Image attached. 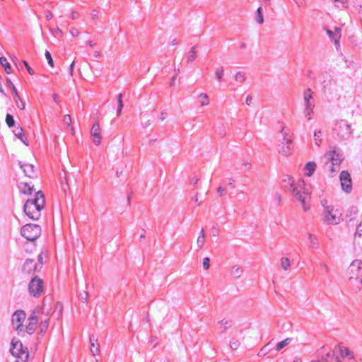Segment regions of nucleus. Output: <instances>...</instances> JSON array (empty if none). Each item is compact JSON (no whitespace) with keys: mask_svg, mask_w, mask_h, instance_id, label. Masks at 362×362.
<instances>
[{"mask_svg":"<svg viewBox=\"0 0 362 362\" xmlns=\"http://www.w3.org/2000/svg\"><path fill=\"white\" fill-rule=\"evenodd\" d=\"M286 181L288 182L289 189L291 190L293 196L299 202H300L304 211L308 210L310 206L307 204V199H310V197L307 193H305V192L301 193L300 190L298 189V187L300 189L304 188V180H300L298 183V186L294 185L292 177L287 176L286 179L284 180V182Z\"/></svg>","mask_w":362,"mask_h":362,"instance_id":"obj_1","label":"nucleus"},{"mask_svg":"<svg viewBox=\"0 0 362 362\" xmlns=\"http://www.w3.org/2000/svg\"><path fill=\"white\" fill-rule=\"evenodd\" d=\"M348 273L350 283L360 291L362 285V262L354 260L348 268Z\"/></svg>","mask_w":362,"mask_h":362,"instance_id":"obj_2","label":"nucleus"},{"mask_svg":"<svg viewBox=\"0 0 362 362\" xmlns=\"http://www.w3.org/2000/svg\"><path fill=\"white\" fill-rule=\"evenodd\" d=\"M334 136L340 141L348 140L352 134L351 124L345 119L337 121L332 129Z\"/></svg>","mask_w":362,"mask_h":362,"instance_id":"obj_3","label":"nucleus"},{"mask_svg":"<svg viewBox=\"0 0 362 362\" xmlns=\"http://www.w3.org/2000/svg\"><path fill=\"white\" fill-rule=\"evenodd\" d=\"M41 227L37 224L27 223L21 229V235L27 240L34 243L41 235Z\"/></svg>","mask_w":362,"mask_h":362,"instance_id":"obj_4","label":"nucleus"},{"mask_svg":"<svg viewBox=\"0 0 362 362\" xmlns=\"http://www.w3.org/2000/svg\"><path fill=\"white\" fill-rule=\"evenodd\" d=\"M10 352L16 358H21L23 362H27L29 353L27 347L23 346L21 340L13 338L11 343Z\"/></svg>","mask_w":362,"mask_h":362,"instance_id":"obj_5","label":"nucleus"},{"mask_svg":"<svg viewBox=\"0 0 362 362\" xmlns=\"http://www.w3.org/2000/svg\"><path fill=\"white\" fill-rule=\"evenodd\" d=\"M52 303V298L51 296H46L43 299L42 311L47 315L49 314L57 315V317L59 318L62 315L63 305L62 303L57 302L54 303V310L51 311L50 305Z\"/></svg>","mask_w":362,"mask_h":362,"instance_id":"obj_6","label":"nucleus"},{"mask_svg":"<svg viewBox=\"0 0 362 362\" xmlns=\"http://www.w3.org/2000/svg\"><path fill=\"white\" fill-rule=\"evenodd\" d=\"M44 281L38 276H35L28 284L29 293L35 298H38L43 291Z\"/></svg>","mask_w":362,"mask_h":362,"instance_id":"obj_7","label":"nucleus"},{"mask_svg":"<svg viewBox=\"0 0 362 362\" xmlns=\"http://www.w3.org/2000/svg\"><path fill=\"white\" fill-rule=\"evenodd\" d=\"M313 92L310 88L305 90L303 93V99L305 103V110L304 113L308 120H310V114L313 112L315 104L313 103Z\"/></svg>","mask_w":362,"mask_h":362,"instance_id":"obj_8","label":"nucleus"},{"mask_svg":"<svg viewBox=\"0 0 362 362\" xmlns=\"http://www.w3.org/2000/svg\"><path fill=\"white\" fill-rule=\"evenodd\" d=\"M325 157L327 159L326 164H327L328 162H334L335 165H340L344 160L341 151L337 148L327 152Z\"/></svg>","mask_w":362,"mask_h":362,"instance_id":"obj_9","label":"nucleus"},{"mask_svg":"<svg viewBox=\"0 0 362 362\" xmlns=\"http://www.w3.org/2000/svg\"><path fill=\"white\" fill-rule=\"evenodd\" d=\"M44 206H45V202L42 201L40 204H37V206L30 205V209H27V210L23 209V212L30 219L37 221L40 218V217L41 216L40 212L44 209Z\"/></svg>","mask_w":362,"mask_h":362,"instance_id":"obj_10","label":"nucleus"},{"mask_svg":"<svg viewBox=\"0 0 362 362\" xmlns=\"http://www.w3.org/2000/svg\"><path fill=\"white\" fill-rule=\"evenodd\" d=\"M339 179L342 189L345 192L349 193L352 189V181L350 173L346 170L341 171Z\"/></svg>","mask_w":362,"mask_h":362,"instance_id":"obj_11","label":"nucleus"},{"mask_svg":"<svg viewBox=\"0 0 362 362\" xmlns=\"http://www.w3.org/2000/svg\"><path fill=\"white\" fill-rule=\"evenodd\" d=\"M38 271L37 264L34 259H26L22 265L21 272L23 274H33Z\"/></svg>","mask_w":362,"mask_h":362,"instance_id":"obj_12","label":"nucleus"},{"mask_svg":"<svg viewBox=\"0 0 362 362\" xmlns=\"http://www.w3.org/2000/svg\"><path fill=\"white\" fill-rule=\"evenodd\" d=\"M333 206H327L324 211V221L327 224H337L340 222V218L333 214Z\"/></svg>","mask_w":362,"mask_h":362,"instance_id":"obj_13","label":"nucleus"},{"mask_svg":"<svg viewBox=\"0 0 362 362\" xmlns=\"http://www.w3.org/2000/svg\"><path fill=\"white\" fill-rule=\"evenodd\" d=\"M25 313L22 310H16L12 315V323L15 326L16 330H21V327L23 326V322L25 318Z\"/></svg>","mask_w":362,"mask_h":362,"instance_id":"obj_14","label":"nucleus"},{"mask_svg":"<svg viewBox=\"0 0 362 362\" xmlns=\"http://www.w3.org/2000/svg\"><path fill=\"white\" fill-rule=\"evenodd\" d=\"M319 362H341L339 358L335 354L334 351L329 350L326 354L319 352L317 354Z\"/></svg>","mask_w":362,"mask_h":362,"instance_id":"obj_15","label":"nucleus"},{"mask_svg":"<svg viewBox=\"0 0 362 362\" xmlns=\"http://www.w3.org/2000/svg\"><path fill=\"white\" fill-rule=\"evenodd\" d=\"M18 165L25 176L30 178L37 177V175L35 170L34 165L30 163H23L22 161H18Z\"/></svg>","mask_w":362,"mask_h":362,"instance_id":"obj_16","label":"nucleus"},{"mask_svg":"<svg viewBox=\"0 0 362 362\" xmlns=\"http://www.w3.org/2000/svg\"><path fill=\"white\" fill-rule=\"evenodd\" d=\"M90 134L93 137V141L95 145L101 143L100 128L98 123H94L92 126Z\"/></svg>","mask_w":362,"mask_h":362,"instance_id":"obj_17","label":"nucleus"},{"mask_svg":"<svg viewBox=\"0 0 362 362\" xmlns=\"http://www.w3.org/2000/svg\"><path fill=\"white\" fill-rule=\"evenodd\" d=\"M21 193L31 195L34 192V186L26 182H21L18 185Z\"/></svg>","mask_w":362,"mask_h":362,"instance_id":"obj_18","label":"nucleus"},{"mask_svg":"<svg viewBox=\"0 0 362 362\" xmlns=\"http://www.w3.org/2000/svg\"><path fill=\"white\" fill-rule=\"evenodd\" d=\"M354 244L359 248L362 247V221L357 226L356 231L354 234Z\"/></svg>","mask_w":362,"mask_h":362,"instance_id":"obj_19","label":"nucleus"},{"mask_svg":"<svg viewBox=\"0 0 362 362\" xmlns=\"http://www.w3.org/2000/svg\"><path fill=\"white\" fill-rule=\"evenodd\" d=\"M14 135L19 139L24 144L28 146V141L27 137L24 134L23 128L21 126H18L13 131Z\"/></svg>","mask_w":362,"mask_h":362,"instance_id":"obj_20","label":"nucleus"},{"mask_svg":"<svg viewBox=\"0 0 362 362\" xmlns=\"http://www.w3.org/2000/svg\"><path fill=\"white\" fill-rule=\"evenodd\" d=\"M90 351L93 355L95 356L100 352L99 344L98 343V338L94 335L90 337Z\"/></svg>","mask_w":362,"mask_h":362,"instance_id":"obj_21","label":"nucleus"},{"mask_svg":"<svg viewBox=\"0 0 362 362\" xmlns=\"http://www.w3.org/2000/svg\"><path fill=\"white\" fill-rule=\"evenodd\" d=\"M335 31L336 32L334 33L331 30L327 29V33L330 37V39L334 41L335 45H339L340 38L339 32L341 31V29L339 28H336Z\"/></svg>","mask_w":362,"mask_h":362,"instance_id":"obj_22","label":"nucleus"},{"mask_svg":"<svg viewBox=\"0 0 362 362\" xmlns=\"http://www.w3.org/2000/svg\"><path fill=\"white\" fill-rule=\"evenodd\" d=\"M339 351L342 358L354 359L353 352L350 351L347 347L339 345Z\"/></svg>","mask_w":362,"mask_h":362,"instance_id":"obj_23","label":"nucleus"},{"mask_svg":"<svg viewBox=\"0 0 362 362\" xmlns=\"http://www.w3.org/2000/svg\"><path fill=\"white\" fill-rule=\"evenodd\" d=\"M316 163L313 161L308 162L305 165V175L308 177H310L313 175L315 169H316Z\"/></svg>","mask_w":362,"mask_h":362,"instance_id":"obj_24","label":"nucleus"},{"mask_svg":"<svg viewBox=\"0 0 362 362\" xmlns=\"http://www.w3.org/2000/svg\"><path fill=\"white\" fill-rule=\"evenodd\" d=\"M243 272L244 270L243 267L238 266H233L230 270L231 276L236 279L240 278L243 275Z\"/></svg>","mask_w":362,"mask_h":362,"instance_id":"obj_25","label":"nucleus"},{"mask_svg":"<svg viewBox=\"0 0 362 362\" xmlns=\"http://www.w3.org/2000/svg\"><path fill=\"white\" fill-rule=\"evenodd\" d=\"M41 201L38 199V198L34 197L33 199H28L24 205H23V209L27 210L30 209V205H33L34 206H37V204H40Z\"/></svg>","mask_w":362,"mask_h":362,"instance_id":"obj_26","label":"nucleus"},{"mask_svg":"<svg viewBox=\"0 0 362 362\" xmlns=\"http://www.w3.org/2000/svg\"><path fill=\"white\" fill-rule=\"evenodd\" d=\"M280 132L282 133L284 136L281 145L290 146V144H291L292 143V139L291 138V136H289L288 133L284 132V127L281 128Z\"/></svg>","mask_w":362,"mask_h":362,"instance_id":"obj_27","label":"nucleus"},{"mask_svg":"<svg viewBox=\"0 0 362 362\" xmlns=\"http://www.w3.org/2000/svg\"><path fill=\"white\" fill-rule=\"evenodd\" d=\"M0 64L4 68V70L7 74H9L12 72L11 66L8 62V61L5 57H0Z\"/></svg>","mask_w":362,"mask_h":362,"instance_id":"obj_28","label":"nucleus"},{"mask_svg":"<svg viewBox=\"0 0 362 362\" xmlns=\"http://www.w3.org/2000/svg\"><path fill=\"white\" fill-rule=\"evenodd\" d=\"M321 75L324 78L323 81L322 82V84L323 86V89L325 90L326 88L330 85L332 78L329 73L327 71L322 72Z\"/></svg>","mask_w":362,"mask_h":362,"instance_id":"obj_29","label":"nucleus"},{"mask_svg":"<svg viewBox=\"0 0 362 362\" xmlns=\"http://www.w3.org/2000/svg\"><path fill=\"white\" fill-rule=\"evenodd\" d=\"M197 45L193 46L189 51L187 54V63L193 62L197 57V51H196Z\"/></svg>","mask_w":362,"mask_h":362,"instance_id":"obj_30","label":"nucleus"},{"mask_svg":"<svg viewBox=\"0 0 362 362\" xmlns=\"http://www.w3.org/2000/svg\"><path fill=\"white\" fill-rule=\"evenodd\" d=\"M308 238L310 240L309 247L312 248H317L319 247V240L315 235L308 233Z\"/></svg>","mask_w":362,"mask_h":362,"instance_id":"obj_31","label":"nucleus"},{"mask_svg":"<svg viewBox=\"0 0 362 362\" xmlns=\"http://www.w3.org/2000/svg\"><path fill=\"white\" fill-rule=\"evenodd\" d=\"M6 84L7 86L11 88L12 90L13 94L14 95V98H17L18 100H20V96L18 95V90L14 86V84L12 83L11 80L9 78H6Z\"/></svg>","mask_w":362,"mask_h":362,"instance_id":"obj_32","label":"nucleus"},{"mask_svg":"<svg viewBox=\"0 0 362 362\" xmlns=\"http://www.w3.org/2000/svg\"><path fill=\"white\" fill-rule=\"evenodd\" d=\"M292 341V338H286L284 340H282L278 342L276 345V350L280 351L287 345H288Z\"/></svg>","mask_w":362,"mask_h":362,"instance_id":"obj_33","label":"nucleus"},{"mask_svg":"<svg viewBox=\"0 0 362 362\" xmlns=\"http://www.w3.org/2000/svg\"><path fill=\"white\" fill-rule=\"evenodd\" d=\"M122 93H119L117 95V103H118V106H117V116H119L121 112H122V110L123 108V101H122Z\"/></svg>","mask_w":362,"mask_h":362,"instance_id":"obj_34","label":"nucleus"},{"mask_svg":"<svg viewBox=\"0 0 362 362\" xmlns=\"http://www.w3.org/2000/svg\"><path fill=\"white\" fill-rule=\"evenodd\" d=\"M256 21L259 24L264 22L263 11L262 6H259L256 11Z\"/></svg>","mask_w":362,"mask_h":362,"instance_id":"obj_35","label":"nucleus"},{"mask_svg":"<svg viewBox=\"0 0 362 362\" xmlns=\"http://www.w3.org/2000/svg\"><path fill=\"white\" fill-rule=\"evenodd\" d=\"M49 325V320H42L40 323V333L43 334H45L48 328Z\"/></svg>","mask_w":362,"mask_h":362,"instance_id":"obj_36","label":"nucleus"},{"mask_svg":"<svg viewBox=\"0 0 362 362\" xmlns=\"http://www.w3.org/2000/svg\"><path fill=\"white\" fill-rule=\"evenodd\" d=\"M6 123L9 128L15 127V119L12 115L7 113L6 115Z\"/></svg>","mask_w":362,"mask_h":362,"instance_id":"obj_37","label":"nucleus"},{"mask_svg":"<svg viewBox=\"0 0 362 362\" xmlns=\"http://www.w3.org/2000/svg\"><path fill=\"white\" fill-rule=\"evenodd\" d=\"M218 324L223 327V330L221 331L222 333L231 327V321L225 319L220 320Z\"/></svg>","mask_w":362,"mask_h":362,"instance_id":"obj_38","label":"nucleus"},{"mask_svg":"<svg viewBox=\"0 0 362 362\" xmlns=\"http://www.w3.org/2000/svg\"><path fill=\"white\" fill-rule=\"evenodd\" d=\"M198 98L200 99L199 102L202 105H207L209 104V97L206 93H201Z\"/></svg>","mask_w":362,"mask_h":362,"instance_id":"obj_39","label":"nucleus"},{"mask_svg":"<svg viewBox=\"0 0 362 362\" xmlns=\"http://www.w3.org/2000/svg\"><path fill=\"white\" fill-rule=\"evenodd\" d=\"M37 322H29L28 325L26 326L25 331L28 334H32L35 331V325Z\"/></svg>","mask_w":362,"mask_h":362,"instance_id":"obj_40","label":"nucleus"},{"mask_svg":"<svg viewBox=\"0 0 362 362\" xmlns=\"http://www.w3.org/2000/svg\"><path fill=\"white\" fill-rule=\"evenodd\" d=\"M329 163H331L329 165L330 176L333 177L339 171L340 165H335L334 162Z\"/></svg>","mask_w":362,"mask_h":362,"instance_id":"obj_41","label":"nucleus"},{"mask_svg":"<svg viewBox=\"0 0 362 362\" xmlns=\"http://www.w3.org/2000/svg\"><path fill=\"white\" fill-rule=\"evenodd\" d=\"M322 135V132L320 130L319 131H315L314 132V139H315V144L317 146H320V144L322 143V139L320 138Z\"/></svg>","mask_w":362,"mask_h":362,"instance_id":"obj_42","label":"nucleus"},{"mask_svg":"<svg viewBox=\"0 0 362 362\" xmlns=\"http://www.w3.org/2000/svg\"><path fill=\"white\" fill-rule=\"evenodd\" d=\"M24 247H25V252H27V253H32L33 251L36 247V243H35V241L34 243H31V245H29L28 243H25Z\"/></svg>","mask_w":362,"mask_h":362,"instance_id":"obj_43","label":"nucleus"},{"mask_svg":"<svg viewBox=\"0 0 362 362\" xmlns=\"http://www.w3.org/2000/svg\"><path fill=\"white\" fill-rule=\"evenodd\" d=\"M278 326H279V327H281L280 328L281 332L288 331L291 327V325L288 322H282V324H281L280 322H279Z\"/></svg>","mask_w":362,"mask_h":362,"instance_id":"obj_44","label":"nucleus"},{"mask_svg":"<svg viewBox=\"0 0 362 362\" xmlns=\"http://www.w3.org/2000/svg\"><path fill=\"white\" fill-rule=\"evenodd\" d=\"M282 147L279 150V153H282L284 156H288L291 153V148L289 146L281 145Z\"/></svg>","mask_w":362,"mask_h":362,"instance_id":"obj_45","label":"nucleus"},{"mask_svg":"<svg viewBox=\"0 0 362 362\" xmlns=\"http://www.w3.org/2000/svg\"><path fill=\"white\" fill-rule=\"evenodd\" d=\"M223 67L221 66L218 69H216V72H215V74H216V79L220 82L222 80V77L223 76Z\"/></svg>","mask_w":362,"mask_h":362,"instance_id":"obj_46","label":"nucleus"},{"mask_svg":"<svg viewBox=\"0 0 362 362\" xmlns=\"http://www.w3.org/2000/svg\"><path fill=\"white\" fill-rule=\"evenodd\" d=\"M229 345H230V348L232 350H236V349H238V348L240 346V342L238 341V339H235L233 338L230 340Z\"/></svg>","mask_w":362,"mask_h":362,"instance_id":"obj_47","label":"nucleus"},{"mask_svg":"<svg viewBox=\"0 0 362 362\" xmlns=\"http://www.w3.org/2000/svg\"><path fill=\"white\" fill-rule=\"evenodd\" d=\"M281 267L284 270H287L290 267V260L287 257H283L281 259Z\"/></svg>","mask_w":362,"mask_h":362,"instance_id":"obj_48","label":"nucleus"},{"mask_svg":"<svg viewBox=\"0 0 362 362\" xmlns=\"http://www.w3.org/2000/svg\"><path fill=\"white\" fill-rule=\"evenodd\" d=\"M235 79L238 82L243 83L245 81V73L238 71L235 76Z\"/></svg>","mask_w":362,"mask_h":362,"instance_id":"obj_49","label":"nucleus"},{"mask_svg":"<svg viewBox=\"0 0 362 362\" xmlns=\"http://www.w3.org/2000/svg\"><path fill=\"white\" fill-rule=\"evenodd\" d=\"M45 57L47 60V63L48 64L53 67L54 66V61H53V59L52 57V55L50 54V52L47 50L45 51Z\"/></svg>","mask_w":362,"mask_h":362,"instance_id":"obj_50","label":"nucleus"},{"mask_svg":"<svg viewBox=\"0 0 362 362\" xmlns=\"http://www.w3.org/2000/svg\"><path fill=\"white\" fill-rule=\"evenodd\" d=\"M89 294L87 291H83V293H80L79 298L81 301L83 303H87L88 299Z\"/></svg>","mask_w":362,"mask_h":362,"instance_id":"obj_51","label":"nucleus"},{"mask_svg":"<svg viewBox=\"0 0 362 362\" xmlns=\"http://www.w3.org/2000/svg\"><path fill=\"white\" fill-rule=\"evenodd\" d=\"M358 212V209L356 206H351L348 211H347V214H346V216H351L352 215L354 214H356V213Z\"/></svg>","mask_w":362,"mask_h":362,"instance_id":"obj_52","label":"nucleus"},{"mask_svg":"<svg viewBox=\"0 0 362 362\" xmlns=\"http://www.w3.org/2000/svg\"><path fill=\"white\" fill-rule=\"evenodd\" d=\"M205 241V236L203 235H199L197 238V243L199 248H202L204 244Z\"/></svg>","mask_w":362,"mask_h":362,"instance_id":"obj_53","label":"nucleus"},{"mask_svg":"<svg viewBox=\"0 0 362 362\" xmlns=\"http://www.w3.org/2000/svg\"><path fill=\"white\" fill-rule=\"evenodd\" d=\"M210 267V258L204 257L203 259V268L205 270L209 269Z\"/></svg>","mask_w":362,"mask_h":362,"instance_id":"obj_54","label":"nucleus"},{"mask_svg":"<svg viewBox=\"0 0 362 362\" xmlns=\"http://www.w3.org/2000/svg\"><path fill=\"white\" fill-rule=\"evenodd\" d=\"M35 197L38 198V199L41 202L44 201L45 202V194L41 190H39L35 193Z\"/></svg>","mask_w":362,"mask_h":362,"instance_id":"obj_55","label":"nucleus"},{"mask_svg":"<svg viewBox=\"0 0 362 362\" xmlns=\"http://www.w3.org/2000/svg\"><path fill=\"white\" fill-rule=\"evenodd\" d=\"M23 64L25 65V67L26 68V69H27V71H28V74H30V75H33V74H35V71H33V69L30 66V65L28 64V63L26 61H25V60H23Z\"/></svg>","mask_w":362,"mask_h":362,"instance_id":"obj_56","label":"nucleus"},{"mask_svg":"<svg viewBox=\"0 0 362 362\" xmlns=\"http://www.w3.org/2000/svg\"><path fill=\"white\" fill-rule=\"evenodd\" d=\"M15 98V101H16V105L17 107L21 109V110H24L25 109V105L24 103L21 101V100H18L17 98Z\"/></svg>","mask_w":362,"mask_h":362,"instance_id":"obj_57","label":"nucleus"},{"mask_svg":"<svg viewBox=\"0 0 362 362\" xmlns=\"http://www.w3.org/2000/svg\"><path fill=\"white\" fill-rule=\"evenodd\" d=\"M63 121L64 123L67 124L68 125L70 124V123L71 122V116L69 115H66L64 116V119H63Z\"/></svg>","mask_w":362,"mask_h":362,"instance_id":"obj_58","label":"nucleus"},{"mask_svg":"<svg viewBox=\"0 0 362 362\" xmlns=\"http://www.w3.org/2000/svg\"><path fill=\"white\" fill-rule=\"evenodd\" d=\"M29 322H35L37 323V317L34 314H31L28 317Z\"/></svg>","mask_w":362,"mask_h":362,"instance_id":"obj_59","label":"nucleus"},{"mask_svg":"<svg viewBox=\"0 0 362 362\" xmlns=\"http://www.w3.org/2000/svg\"><path fill=\"white\" fill-rule=\"evenodd\" d=\"M70 33L73 37L78 36L79 35V31L76 28H72L70 30Z\"/></svg>","mask_w":362,"mask_h":362,"instance_id":"obj_60","label":"nucleus"},{"mask_svg":"<svg viewBox=\"0 0 362 362\" xmlns=\"http://www.w3.org/2000/svg\"><path fill=\"white\" fill-rule=\"evenodd\" d=\"M54 35H59V36H62L63 33H62V30L60 28H59L57 27V28H56V29L54 30Z\"/></svg>","mask_w":362,"mask_h":362,"instance_id":"obj_61","label":"nucleus"},{"mask_svg":"<svg viewBox=\"0 0 362 362\" xmlns=\"http://www.w3.org/2000/svg\"><path fill=\"white\" fill-rule=\"evenodd\" d=\"M199 181V178L196 176L193 177L191 180L190 184L192 185H196Z\"/></svg>","mask_w":362,"mask_h":362,"instance_id":"obj_62","label":"nucleus"},{"mask_svg":"<svg viewBox=\"0 0 362 362\" xmlns=\"http://www.w3.org/2000/svg\"><path fill=\"white\" fill-rule=\"evenodd\" d=\"M79 16V13L75 11H72L71 13V18L73 20L77 19Z\"/></svg>","mask_w":362,"mask_h":362,"instance_id":"obj_63","label":"nucleus"},{"mask_svg":"<svg viewBox=\"0 0 362 362\" xmlns=\"http://www.w3.org/2000/svg\"><path fill=\"white\" fill-rule=\"evenodd\" d=\"M225 190H226L225 188H223V187H219L217 189V192L219 194V196L222 197L223 195Z\"/></svg>","mask_w":362,"mask_h":362,"instance_id":"obj_64","label":"nucleus"}]
</instances>
